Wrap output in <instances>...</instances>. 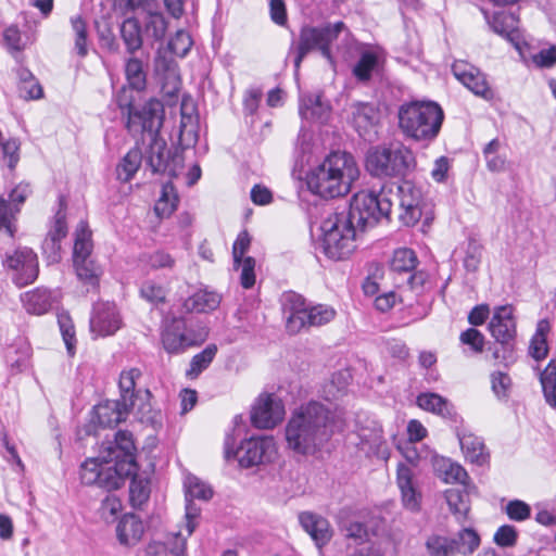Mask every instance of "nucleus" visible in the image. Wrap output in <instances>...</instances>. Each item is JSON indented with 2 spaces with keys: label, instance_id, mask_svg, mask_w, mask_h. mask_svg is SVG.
Returning <instances> with one entry per match:
<instances>
[{
  "label": "nucleus",
  "instance_id": "f257e3e1",
  "mask_svg": "<svg viewBox=\"0 0 556 556\" xmlns=\"http://www.w3.org/2000/svg\"><path fill=\"white\" fill-rule=\"evenodd\" d=\"M163 116L162 103L151 99L141 111L130 113L126 127L132 136L141 135L143 141H146V137L149 138L143 159L152 174L176 178L184 168V157L180 151L167 147L166 141L160 137Z\"/></svg>",
  "mask_w": 556,
  "mask_h": 556
},
{
  "label": "nucleus",
  "instance_id": "f03ea898",
  "mask_svg": "<svg viewBox=\"0 0 556 556\" xmlns=\"http://www.w3.org/2000/svg\"><path fill=\"white\" fill-rule=\"evenodd\" d=\"M332 420L331 410L319 402L300 406L286 426L288 448L300 455L314 454L331 437Z\"/></svg>",
  "mask_w": 556,
  "mask_h": 556
},
{
  "label": "nucleus",
  "instance_id": "7ed1b4c3",
  "mask_svg": "<svg viewBox=\"0 0 556 556\" xmlns=\"http://www.w3.org/2000/svg\"><path fill=\"white\" fill-rule=\"evenodd\" d=\"M358 176L359 169L352 154L333 152L311 170L306 184L313 193L333 199L348 194Z\"/></svg>",
  "mask_w": 556,
  "mask_h": 556
},
{
  "label": "nucleus",
  "instance_id": "20e7f679",
  "mask_svg": "<svg viewBox=\"0 0 556 556\" xmlns=\"http://www.w3.org/2000/svg\"><path fill=\"white\" fill-rule=\"evenodd\" d=\"M444 113L434 102L404 103L399 109V126L403 134L417 141L433 140L442 126Z\"/></svg>",
  "mask_w": 556,
  "mask_h": 556
},
{
  "label": "nucleus",
  "instance_id": "39448f33",
  "mask_svg": "<svg viewBox=\"0 0 556 556\" xmlns=\"http://www.w3.org/2000/svg\"><path fill=\"white\" fill-rule=\"evenodd\" d=\"M365 167L377 178H405L415 169L416 159L403 143L377 146L367 151Z\"/></svg>",
  "mask_w": 556,
  "mask_h": 556
},
{
  "label": "nucleus",
  "instance_id": "423d86ee",
  "mask_svg": "<svg viewBox=\"0 0 556 556\" xmlns=\"http://www.w3.org/2000/svg\"><path fill=\"white\" fill-rule=\"evenodd\" d=\"M282 311L286 316V329L295 334L309 327H319L330 323L336 311L325 304L309 305L299 293L286 292L281 300Z\"/></svg>",
  "mask_w": 556,
  "mask_h": 556
},
{
  "label": "nucleus",
  "instance_id": "0eeeda50",
  "mask_svg": "<svg viewBox=\"0 0 556 556\" xmlns=\"http://www.w3.org/2000/svg\"><path fill=\"white\" fill-rule=\"evenodd\" d=\"M344 29L345 24L341 21L326 23L320 26H303L300 30L298 41H292L289 49V54H294L293 63L295 72L299 71L304 58L314 50H318L325 59L333 64L330 46Z\"/></svg>",
  "mask_w": 556,
  "mask_h": 556
},
{
  "label": "nucleus",
  "instance_id": "6e6552de",
  "mask_svg": "<svg viewBox=\"0 0 556 556\" xmlns=\"http://www.w3.org/2000/svg\"><path fill=\"white\" fill-rule=\"evenodd\" d=\"M323 249L327 257L340 261L349 257L356 249V227L346 214L334 212L320 226Z\"/></svg>",
  "mask_w": 556,
  "mask_h": 556
},
{
  "label": "nucleus",
  "instance_id": "1a4fd4ad",
  "mask_svg": "<svg viewBox=\"0 0 556 556\" xmlns=\"http://www.w3.org/2000/svg\"><path fill=\"white\" fill-rule=\"evenodd\" d=\"M391 207L392 203L383 189L380 193L359 191L353 195L350 207L340 213L346 214L355 227L365 229L375 226L382 217L388 218Z\"/></svg>",
  "mask_w": 556,
  "mask_h": 556
},
{
  "label": "nucleus",
  "instance_id": "9d476101",
  "mask_svg": "<svg viewBox=\"0 0 556 556\" xmlns=\"http://www.w3.org/2000/svg\"><path fill=\"white\" fill-rule=\"evenodd\" d=\"M102 451L94 458L86 459L80 466V480L86 485H97L106 491L119 489L126 477L111 462L102 459Z\"/></svg>",
  "mask_w": 556,
  "mask_h": 556
},
{
  "label": "nucleus",
  "instance_id": "9b49d317",
  "mask_svg": "<svg viewBox=\"0 0 556 556\" xmlns=\"http://www.w3.org/2000/svg\"><path fill=\"white\" fill-rule=\"evenodd\" d=\"M102 459L111 460L126 478L137 471L136 445L132 434L126 430H118L113 441L102 444Z\"/></svg>",
  "mask_w": 556,
  "mask_h": 556
},
{
  "label": "nucleus",
  "instance_id": "f8f14e48",
  "mask_svg": "<svg viewBox=\"0 0 556 556\" xmlns=\"http://www.w3.org/2000/svg\"><path fill=\"white\" fill-rule=\"evenodd\" d=\"M277 455L273 437H252L241 442L235 453L243 468L260 466L274 460Z\"/></svg>",
  "mask_w": 556,
  "mask_h": 556
},
{
  "label": "nucleus",
  "instance_id": "ddd939ff",
  "mask_svg": "<svg viewBox=\"0 0 556 556\" xmlns=\"http://www.w3.org/2000/svg\"><path fill=\"white\" fill-rule=\"evenodd\" d=\"M400 219L406 226H414L422 215V192L410 180L403 179L397 186Z\"/></svg>",
  "mask_w": 556,
  "mask_h": 556
},
{
  "label": "nucleus",
  "instance_id": "4468645a",
  "mask_svg": "<svg viewBox=\"0 0 556 556\" xmlns=\"http://www.w3.org/2000/svg\"><path fill=\"white\" fill-rule=\"evenodd\" d=\"M285 405L274 394H261L252 407V425L260 429L274 428L283 419Z\"/></svg>",
  "mask_w": 556,
  "mask_h": 556
},
{
  "label": "nucleus",
  "instance_id": "2eb2a0df",
  "mask_svg": "<svg viewBox=\"0 0 556 556\" xmlns=\"http://www.w3.org/2000/svg\"><path fill=\"white\" fill-rule=\"evenodd\" d=\"M5 265L13 270L12 279L17 287L34 282L38 276V260L31 249H17L12 255L7 256Z\"/></svg>",
  "mask_w": 556,
  "mask_h": 556
},
{
  "label": "nucleus",
  "instance_id": "dca6fc26",
  "mask_svg": "<svg viewBox=\"0 0 556 556\" xmlns=\"http://www.w3.org/2000/svg\"><path fill=\"white\" fill-rule=\"evenodd\" d=\"M452 72L455 78L476 96L485 100L493 98V91L486 81L485 75L478 67L459 60L453 63Z\"/></svg>",
  "mask_w": 556,
  "mask_h": 556
},
{
  "label": "nucleus",
  "instance_id": "f3484780",
  "mask_svg": "<svg viewBox=\"0 0 556 556\" xmlns=\"http://www.w3.org/2000/svg\"><path fill=\"white\" fill-rule=\"evenodd\" d=\"M89 324L94 338L109 337L122 327V318L113 303H97L93 305Z\"/></svg>",
  "mask_w": 556,
  "mask_h": 556
},
{
  "label": "nucleus",
  "instance_id": "a211bd4d",
  "mask_svg": "<svg viewBox=\"0 0 556 556\" xmlns=\"http://www.w3.org/2000/svg\"><path fill=\"white\" fill-rule=\"evenodd\" d=\"M418 264L416 253L408 248H401L394 251L390 261V269L395 274L407 275L406 285L414 290L424 286L426 276L422 271H414Z\"/></svg>",
  "mask_w": 556,
  "mask_h": 556
},
{
  "label": "nucleus",
  "instance_id": "6ab92c4d",
  "mask_svg": "<svg viewBox=\"0 0 556 556\" xmlns=\"http://www.w3.org/2000/svg\"><path fill=\"white\" fill-rule=\"evenodd\" d=\"M184 320L174 318L162 333V343L168 353H178L185 349L199 345L205 341L204 331H200L197 336H188L182 330Z\"/></svg>",
  "mask_w": 556,
  "mask_h": 556
},
{
  "label": "nucleus",
  "instance_id": "aec40b11",
  "mask_svg": "<svg viewBox=\"0 0 556 556\" xmlns=\"http://www.w3.org/2000/svg\"><path fill=\"white\" fill-rule=\"evenodd\" d=\"M55 213L54 223L42 242V251L49 263H58L61 260V240L67 235L63 201Z\"/></svg>",
  "mask_w": 556,
  "mask_h": 556
},
{
  "label": "nucleus",
  "instance_id": "412c9836",
  "mask_svg": "<svg viewBox=\"0 0 556 556\" xmlns=\"http://www.w3.org/2000/svg\"><path fill=\"white\" fill-rule=\"evenodd\" d=\"M396 482L401 491L403 506L413 513L419 511L422 495L416 486L412 468L406 464L397 465Z\"/></svg>",
  "mask_w": 556,
  "mask_h": 556
},
{
  "label": "nucleus",
  "instance_id": "4be33fe9",
  "mask_svg": "<svg viewBox=\"0 0 556 556\" xmlns=\"http://www.w3.org/2000/svg\"><path fill=\"white\" fill-rule=\"evenodd\" d=\"M299 521L317 547L321 548L331 540L332 529L325 517L311 511H303L299 515Z\"/></svg>",
  "mask_w": 556,
  "mask_h": 556
},
{
  "label": "nucleus",
  "instance_id": "5701e85b",
  "mask_svg": "<svg viewBox=\"0 0 556 556\" xmlns=\"http://www.w3.org/2000/svg\"><path fill=\"white\" fill-rule=\"evenodd\" d=\"M489 330L495 340L516 339V320L511 305L495 307Z\"/></svg>",
  "mask_w": 556,
  "mask_h": 556
},
{
  "label": "nucleus",
  "instance_id": "b1692460",
  "mask_svg": "<svg viewBox=\"0 0 556 556\" xmlns=\"http://www.w3.org/2000/svg\"><path fill=\"white\" fill-rule=\"evenodd\" d=\"M144 533L142 520L135 514H125L117 522L116 536L121 545L131 547L137 545Z\"/></svg>",
  "mask_w": 556,
  "mask_h": 556
},
{
  "label": "nucleus",
  "instance_id": "393cba45",
  "mask_svg": "<svg viewBox=\"0 0 556 556\" xmlns=\"http://www.w3.org/2000/svg\"><path fill=\"white\" fill-rule=\"evenodd\" d=\"M353 125L361 137L372 140L371 132L379 122V112L372 104L357 103L353 105Z\"/></svg>",
  "mask_w": 556,
  "mask_h": 556
},
{
  "label": "nucleus",
  "instance_id": "a878e982",
  "mask_svg": "<svg viewBox=\"0 0 556 556\" xmlns=\"http://www.w3.org/2000/svg\"><path fill=\"white\" fill-rule=\"evenodd\" d=\"M130 409H124L121 401H106L93 407L92 422L111 428L125 419Z\"/></svg>",
  "mask_w": 556,
  "mask_h": 556
},
{
  "label": "nucleus",
  "instance_id": "bb28decb",
  "mask_svg": "<svg viewBox=\"0 0 556 556\" xmlns=\"http://www.w3.org/2000/svg\"><path fill=\"white\" fill-rule=\"evenodd\" d=\"M22 302L27 313L43 315L51 309L54 299L50 290L37 288L25 292L22 295Z\"/></svg>",
  "mask_w": 556,
  "mask_h": 556
},
{
  "label": "nucleus",
  "instance_id": "cd10ccee",
  "mask_svg": "<svg viewBox=\"0 0 556 556\" xmlns=\"http://www.w3.org/2000/svg\"><path fill=\"white\" fill-rule=\"evenodd\" d=\"M220 304V295L214 291L199 290L185 300L182 308L186 313H206L216 309Z\"/></svg>",
  "mask_w": 556,
  "mask_h": 556
},
{
  "label": "nucleus",
  "instance_id": "c85d7f7f",
  "mask_svg": "<svg viewBox=\"0 0 556 556\" xmlns=\"http://www.w3.org/2000/svg\"><path fill=\"white\" fill-rule=\"evenodd\" d=\"M417 405L427 412L437 414L446 419H454L456 412L454 406L445 397L433 393H421L417 396Z\"/></svg>",
  "mask_w": 556,
  "mask_h": 556
},
{
  "label": "nucleus",
  "instance_id": "c756f323",
  "mask_svg": "<svg viewBox=\"0 0 556 556\" xmlns=\"http://www.w3.org/2000/svg\"><path fill=\"white\" fill-rule=\"evenodd\" d=\"M462 451L470 463L479 466L484 465L489 459L483 441L472 433H458Z\"/></svg>",
  "mask_w": 556,
  "mask_h": 556
},
{
  "label": "nucleus",
  "instance_id": "7c9ffc66",
  "mask_svg": "<svg viewBox=\"0 0 556 556\" xmlns=\"http://www.w3.org/2000/svg\"><path fill=\"white\" fill-rule=\"evenodd\" d=\"M121 38L126 51L135 54L143 45L142 29L140 22L136 17H127L119 26Z\"/></svg>",
  "mask_w": 556,
  "mask_h": 556
},
{
  "label": "nucleus",
  "instance_id": "2f4dec72",
  "mask_svg": "<svg viewBox=\"0 0 556 556\" xmlns=\"http://www.w3.org/2000/svg\"><path fill=\"white\" fill-rule=\"evenodd\" d=\"M73 265L78 280L87 287V291L99 288L102 268L92 258L76 261Z\"/></svg>",
  "mask_w": 556,
  "mask_h": 556
},
{
  "label": "nucleus",
  "instance_id": "473e14b6",
  "mask_svg": "<svg viewBox=\"0 0 556 556\" xmlns=\"http://www.w3.org/2000/svg\"><path fill=\"white\" fill-rule=\"evenodd\" d=\"M141 377V371L138 368H130L123 370L119 376V390L121 402L124 409H131L135 405L136 399V381Z\"/></svg>",
  "mask_w": 556,
  "mask_h": 556
},
{
  "label": "nucleus",
  "instance_id": "72a5a7b5",
  "mask_svg": "<svg viewBox=\"0 0 556 556\" xmlns=\"http://www.w3.org/2000/svg\"><path fill=\"white\" fill-rule=\"evenodd\" d=\"M445 500L457 521L465 522L470 510L469 493L465 489H450L445 491Z\"/></svg>",
  "mask_w": 556,
  "mask_h": 556
},
{
  "label": "nucleus",
  "instance_id": "f704fd0d",
  "mask_svg": "<svg viewBox=\"0 0 556 556\" xmlns=\"http://www.w3.org/2000/svg\"><path fill=\"white\" fill-rule=\"evenodd\" d=\"M143 153L135 147L130 149L116 166V177L122 182L130 181L141 166Z\"/></svg>",
  "mask_w": 556,
  "mask_h": 556
},
{
  "label": "nucleus",
  "instance_id": "c9c22d12",
  "mask_svg": "<svg viewBox=\"0 0 556 556\" xmlns=\"http://www.w3.org/2000/svg\"><path fill=\"white\" fill-rule=\"evenodd\" d=\"M18 93L26 100H36L42 97V88L33 73L26 67L16 70Z\"/></svg>",
  "mask_w": 556,
  "mask_h": 556
},
{
  "label": "nucleus",
  "instance_id": "e433bc0d",
  "mask_svg": "<svg viewBox=\"0 0 556 556\" xmlns=\"http://www.w3.org/2000/svg\"><path fill=\"white\" fill-rule=\"evenodd\" d=\"M178 202L179 198L172 181L163 184L154 212L159 217H169L177 208Z\"/></svg>",
  "mask_w": 556,
  "mask_h": 556
},
{
  "label": "nucleus",
  "instance_id": "4c0bfd02",
  "mask_svg": "<svg viewBox=\"0 0 556 556\" xmlns=\"http://www.w3.org/2000/svg\"><path fill=\"white\" fill-rule=\"evenodd\" d=\"M454 556L460 554L471 555L480 545V535L472 528L462 529L456 538L452 539Z\"/></svg>",
  "mask_w": 556,
  "mask_h": 556
},
{
  "label": "nucleus",
  "instance_id": "58836bf2",
  "mask_svg": "<svg viewBox=\"0 0 556 556\" xmlns=\"http://www.w3.org/2000/svg\"><path fill=\"white\" fill-rule=\"evenodd\" d=\"M91 232L86 222H80L75 231L73 262L91 258Z\"/></svg>",
  "mask_w": 556,
  "mask_h": 556
},
{
  "label": "nucleus",
  "instance_id": "ea45409f",
  "mask_svg": "<svg viewBox=\"0 0 556 556\" xmlns=\"http://www.w3.org/2000/svg\"><path fill=\"white\" fill-rule=\"evenodd\" d=\"M125 76L130 89L142 91L147 86V73L143 63L138 58L131 56L125 63Z\"/></svg>",
  "mask_w": 556,
  "mask_h": 556
},
{
  "label": "nucleus",
  "instance_id": "a19ab883",
  "mask_svg": "<svg viewBox=\"0 0 556 556\" xmlns=\"http://www.w3.org/2000/svg\"><path fill=\"white\" fill-rule=\"evenodd\" d=\"M435 470L446 483L457 482L466 484L469 478L467 471L459 464L453 463L447 458L438 460L435 463Z\"/></svg>",
  "mask_w": 556,
  "mask_h": 556
},
{
  "label": "nucleus",
  "instance_id": "79ce46f5",
  "mask_svg": "<svg viewBox=\"0 0 556 556\" xmlns=\"http://www.w3.org/2000/svg\"><path fill=\"white\" fill-rule=\"evenodd\" d=\"M129 477H132L129 485L130 504L134 508H141L150 498V481L138 477L136 471Z\"/></svg>",
  "mask_w": 556,
  "mask_h": 556
},
{
  "label": "nucleus",
  "instance_id": "37998d69",
  "mask_svg": "<svg viewBox=\"0 0 556 556\" xmlns=\"http://www.w3.org/2000/svg\"><path fill=\"white\" fill-rule=\"evenodd\" d=\"M217 353L215 344H208L203 351L195 354L190 361V367L187 369L186 375L188 378H197L203 370H205L213 362Z\"/></svg>",
  "mask_w": 556,
  "mask_h": 556
},
{
  "label": "nucleus",
  "instance_id": "c03bdc74",
  "mask_svg": "<svg viewBox=\"0 0 556 556\" xmlns=\"http://www.w3.org/2000/svg\"><path fill=\"white\" fill-rule=\"evenodd\" d=\"M547 404L556 408V359H551L540 377Z\"/></svg>",
  "mask_w": 556,
  "mask_h": 556
},
{
  "label": "nucleus",
  "instance_id": "a18cd8bd",
  "mask_svg": "<svg viewBox=\"0 0 556 556\" xmlns=\"http://www.w3.org/2000/svg\"><path fill=\"white\" fill-rule=\"evenodd\" d=\"M164 71L165 72V79L166 83L163 84V89H167L166 92L168 94H175L179 90V75L177 71V65L172 60H157L156 61V71Z\"/></svg>",
  "mask_w": 556,
  "mask_h": 556
},
{
  "label": "nucleus",
  "instance_id": "49530a36",
  "mask_svg": "<svg viewBox=\"0 0 556 556\" xmlns=\"http://www.w3.org/2000/svg\"><path fill=\"white\" fill-rule=\"evenodd\" d=\"M498 346L493 350V358L505 367L516 362L515 343L516 339L495 340Z\"/></svg>",
  "mask_w": 556,
  "mask_h": 556
},
{
  "label": "nucleus",
  "instance_id": "de8ad7c7",
  "mask_svg": "<svg viewBox=\"0 0 556 556\" xmlns=\"http://www.w3.org/2000/svg\"><path fill=\"white\" fill-rule=\"evenodd\" d=\"M426 548L430 556H454L452 539L432 534L426 541Z\"/></svg>",
  "mask_w": 556,
  "mask_h": 556
},
{
  "label": "nucleus",
  "instance_id": "09e8293b",
  "mask_svg": "<svg viewBox=\"0 0 556 556\" xmlns=\"http://www.w3.org/2000/svg\"><path fill=\"white\" fill-rule=\"evenodd\" d=\"M58 324L70 355L75 354L76 336L75 328L71 316L67 313H60L58 315Z\"/></svg>",
  "mask_w": 556,
  "mask_h": 556
},
{
  "label": "nucleus",
  "instance_id": "8fccbe9b",
  "mask_svg": "<svg viewBox=\"0 0 556 556\" xmlns=\"http://www.w3.org/2000/svg\"><path fill=\"white\" fill-rule=\"evenodd\" d=\"M146 21L144 31L155 40H162L167 29V23L164 15L160 12L151 11Z\"/></svg>",
  "mask_w": 556,
  "mask_h": 556
},
{
  "label": "nucleus",
  "instance_id": "3c124183",
  "mask_svg": "<svg viewBox=\"0 0 556 556\" xmlns=\"http://www.w3.org/2000/svg\"><path fill=\"white\" fill-rule=\"evenodd\" d=\"M377 56L371 52H365L353 68V74L359 81H367L371 77V72L377 66Z\"/></svg>",
  "mask_w": 556,
  "mask_h": 556
},
{
  "label": "nucleus",
  "instance_id": "603ef678",
  "mask_svg": "<svg viewBox=\"0 0 556 556\" xmlns=\"http://www.w3.org/2000/svg\"><path fill=\"white\" fill-rule=\"evenodd\" d=\"M71 24L75 33V49L80 56H86L87 49V24L80 15L71 18Z\"/></svg>",
  "mask_w": 556,
  "mask_h": 556
},
{
  "label": "nucleus",
  "instance_id": "864d4df0",
  "mask_svg": "<svg viewBox=\"0 0 556 556\" xmlns=\"http://www.w3.org/2000/svg\"><path fill=\"white\" fill-rule=\"evenodd\" d=\"M213 496L210 485L198 479L197 477L188 478L186 497L193 500L208 501Z\"/></svg>",
  "mask_w": 556,
  "mask_h": 556
},
{
  "label": "nucleus",
  "instance_id": "5fc2aeb1",
  "mask_svg": "<svg viewBox=\"0 0 556 556\" xmlns=\"http://www.w3.org/2000/svg\"><path fill=\"white\" fill-rule=\"evenodd\" d=\"M142 261L152 269L173 268L175 265L172 255L163 250L144 254Z\"/></svg>",
  "mask_w": 556,
  "mask_h": 556
},
{
  "label": "nucleus",
  "instance_id": "6e6d98bb",
  "mask_svg": "<svg viewBox=\"0 0 556 556\" xmlns=\"http://www.w3.org/2000/svg\"><path fill=\"white\" fill-rule=\"evenodd\" d=\"M192 47V39L185 30H178L169 40L168 48L177 56L184 58Z\"/></svg>",
  "mask_w": 556,
  "mask_h": 556
},
{
  "label": "nucleus",
  "instance_id": "4d7b16f0",
  "mask_svg": "<svg viewBox=\"0 0 556 556\" xmlns=\"http://www.w3.org/2000/svg\"><path fill=\"white\" fill-rule=\"evenodd\" d=\"M140 295L153 304H159L165 302L166 291L161 285H157L152 280H148L142 283L140 288Z\"/></svg>",
  "mask_w": 556,
  "mask_h": 556
},
{
  "label": "nucleus",
  "instance_id": "13d9d810",
  "mask_svg": "<svg viewBox=\"0 0 556 556\" xmlns=\"http://www.w3.org/2000/svg\"><path fill=\"white\" fill-rule=\"evenodd\" d=\"M20 144L15 139L3 140L1 136L0 143V160L8 162L10 168L15 167L20 160L18 155Z\"/></svg>",
  "mask_w": 556,
  "mask_h": 556
},
{
  "label": "nucleus",
  "instance_id": "bf43d9fd",
  "mask_svg": "<svg viewBox=\"0 0 556 556\" xmlns=\"http://www.w3.org/2000/svg\"><path fill=\"white\" fill-rule=\"evenodd\" d=\"M459 340L463 344L468 345L470 350L478 354L483 351L484 336L475 328H469L460 333Z\"/></svg>",
  "mask_w": 556,
  "mask_h": 556
},
{
  "label": "nucleus",
  "instance_id": "052dcab7",
  "mask_svg": "<svg viewBox=\"0 0 556 556\" xmlns=\"http://www.w3.org/2000/svg\"><path fill=\"white\" fill-rule=\"evenodd\" d=\"M235 266L241 267L240 283L244 289H250L255 283V260L251 256L244 257L240 263H235Z\"/></svg>",
  "mask_w": 556,
  "mask_h": 556
},
{
  "label": "nucleus",
  "instance_id": "680f3d73",
  "mask_svg": "<svg viewBox=\"0 0 556 556\" xmlns=\"http://www.w3.org/2000/svg\"><path fill=\"white\" fill-rule=\"evenodd\" d=\"M518 533L515 527L509 525L501 526L494 534V542L502 547H511L517 542Z\"/></svg>",
  "mask_w": 556,
  "mask_h": 556
},
{
  "label": "nucleus",
  "instance_id": "e2e57ef3",
  "mask_svg": "<svg viewBox=\"0 0 556 556\" xmlns=\"http://www.w3.org/2000/svg\"><path fill=\"white\" fill-rule=\"evenodd\" d=\"M165 547L174 556H185L187 536H184L180 532H173L167 535Z\"/></svg>",
  "mask_w": 556,
  "mask_h": 556
},
{
  "label": "nucleus",
  "instance_id": "0e129e2a",
  "mask_svg": "<svg viewBox=\"0 0 556 556\" xmlns=\"http://www.w3.org/2000/svg\"><path fill=\"white\" fill-rule=\"evenodd\" d=\"M514 21L511 14L495 13L488 23L494 33L504 36L513 27Z\"/></svg>",
  "mask_w": 556,
  "mask_h": 556
},
{
  "label": "nucleus",
  "instance_id": "69168bd1",
  "mask_svg": "<svg viewBox=\"0 0 556 556\" xmlns=\"http://www.w3.org/2000/svg\"><path fill=\"white\" fill-rule=\"evenodd\" d=\"M530 506L519 500L510 501L506 506V514L509 519L515 521H523L530 517Z\"/></svg>",
  "mask_w": 556,
  "mask_h": 556
},
{
  "label": "nucleus",
  "instance_id": "338daca9",
  "mask_svg": "<svg viewBox=\"0 0 556 556\" xmlns=\"http://www.w3.org/2000/svg\"><path fill=\"white\" fill-rule=\"evenodd\" d=\"M323 105L319 96H309L303 100V104L300 108V113L304 118H316L320 117L323 113Z\"/></svg>",
  "mask_w": 556,
  "mask_h": 556
},
{
  "label": "nucleus",
  "instance_id": "774afa93",
  "mask_svg": "<svg viewBox=\"0 0 556 556\" xmlns=\"http://www.w3.org/2000/svg\"><path fill=\"white\" fill-rule=\"evenodd\" d=\"M491 384L493 392L498 399L505 397L510 388L511 379L505 372L495 371L491 375Z\"/></svg>",
  "mask_w": 556,
  "mask_h": 556
}]
</instances>
